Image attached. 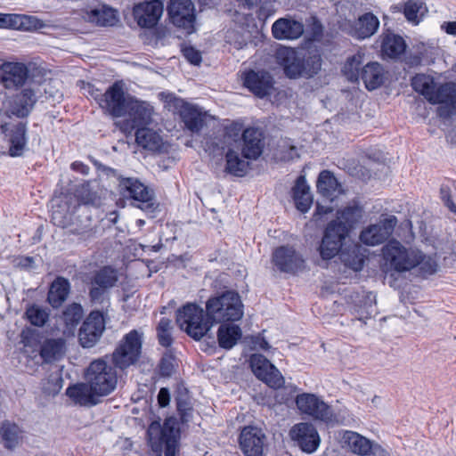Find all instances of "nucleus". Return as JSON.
<instances>
[{
    "mask_svg": "<svg viewBox=\"0 0 456 456\" xmlns=\"http://www.w3.org/2000/svg\"><path fill=\"white\" fill-rule=\"evenodd\" d=\"M107 289L102 288L98 285H92L89 291V297L94 303H102L104 299Z\"/></svg>",
    "mask_w": 456,
    "mask_h": 456,
    "instance_id": "680f3d73",
    "label": "nucleus"
},
{
    "mask_svg": "<svg viewBox=\"0 0 456 456\" xmlns=\"http://www.w3.org/2000/svg\"><path fill=\"white\" fill-rule=\"evenodd\" d=\"M432 104H440L437 114L441 118H449L456 110V83L447 82L440 85L429 99Z\"/></svg>",
    "mask_w": 456,
    "mask_h": 456,
    "instance_id": "aec40b11",
    "label": "nucleus"
},
{
    "mask_svg": "<svg viewBox=\"0 0 456 456\" xmlns=\"http://www.w3.org/2000/svg\"><path fill=\"white\" fill-rule=\"evenodd\" d=\"M70 289L69 281L63 277L56 278L51 284L47 300L49 304L57 308L67 299Z\"/></svg>",
    "mask_w": 456,
    "mask_h": 456,
    "instance_id": "c9c22d12",
    "label": "nucleus"
},
{
    "mask_svg": "<svg viewBox=\"0 0 456 456\" xmlns=\"http://www.w3.org/2000/svg\"><path fill=\"white\" fill-rule=\"evenodd\" d=\"M108 356L93 361L86 369V383L77 384L67 389V395L83 406L98 403V397L110 395L117 387L116 370L107 362Z\"/></svg>",
    "mask_w": 456,
    "mask_h": 456,
    "instance_id": "f257e3e1",
    "label": "nucleus"
},
{
    "mask_svg": "<svg viewBox=\"0 0 456 456\" xmlns=\"http://www.w3.org/2000/svg\"><path fill=\"white\" fill-rule=\"evenodd\" d=\"M238 2L240 5L248 10L257 7L258 18L266 17L268 15L269 5L271 4L270 0H238Z\"/></svg>",
    "mask_w": 456,
    "mask_h": 456,
    "instance_id": "6e6d98bb",
    "label": "nucleus"
},
{
    "mask_svg": "<svg viewBox=\"0 0 456 456\" xmlns=\"http://www.w3.org/2000/svg\"><path fill=\"white\" fill-rule=\"evenodd\" d=\"M159 374L163 377H170L175 370L176 361L171 352H166L159 364Z\"/></svg>",
    "mask_w": 456,
    "mask_h": 456,
    "instance_id": "864d4df0",
    "label": "nucleus"
},
{
    "mask_svg": "<svg viewBox=\"0 0 456 456\" xmlns=\"http://www.w3.org/2000/svg\"><path fill=\"white\" fill-rule=\"evenodd\" d=\"M225 159V170L227 173L238 177H242L246 175L249 164L242 159L236 151L229 150L226 152Z\"/></svg>",
    "mask_w": 456,
    "mask_h": 456,
    "instance_id": "79ce46f5",
    "label": "nucleus"
},
{
    "mask_svg": "<svg viewBox=\"0 0 456 456\" xmlns=\"http://www.w3.org/2000/svg\"><path fill=\"white\" fill-rule=\"evenodd\" d=\"M289 436L303 452L308 453L315 452L321 441L316 428L307 422L294 425Z\"/></svg>",
    "mask_w": 456,
    "mask_h": 456,
    "instance_id": "412c9836",
    "label": "nucleus"
},
{
    "mask_svg": "<svg viewBox=\"0 0 456 456\" xmlns=\"http://www.w3.org/2000/svg\"><path fill=\"white\" fill-rule=\"evenodd\" d=\"M383 258L387 265L398 273L410 271L419 265L428 273L436 270V263L420 250L407 248L397 240H390L382 248Z\"/></svg>",
    "mask_w": 456,
    "mask_h": 456,
    "instance_id": "7ed1b4c3",
    "label": "nucleus"
},
{
    "mask_svg": "<svg viewBox=\"0 0 456 456\" xmlns=\"http://www.w3.org/2000/svg\"><path fill=\"white\" fill-rule=\"evenodd\" d=\"M397 219L390 216L376 224H370L360 233V240L367 246H377L386 241L393 233Z\"/></svg>",
    "mask_w": 456,
    "mask_h": 456,
    "instance_id": "f3484780",
    "label": "nucleus"
},
{
    "mask_svg": "<svg viewBox=\"0 0 456 456\" xmlns=\"http://www.w3.org/2000/svg\"><path fill=\"white\" fill-rule=\"evenodd\" d=\"M366 456H390L389 453L377 444L371 443V449L368 451Z\"/></svg>",
    "mask_w": 456,
    "mask_h": 456,
    "instance_id": "774afa93",
    "label": "nucleus"
},
{
    "mask_svg": "<svg viewBox=\"0 0 456 456\" xmlns=\"http://www.w3.org/2000/svg\"><path fill=\"white\" fill-rule=\"evenodd\" d=\"M84 18L98 26H113L118 21L117 12L106 5L97 6L87 11Z\"/></svg>",
    "mask_w": 456,
    "mask_h": 456,
    "instance_id": "f704fd0d",
    "label": "nucleus"
},
{
    "mask_svg": "<svg viewBox=\"0 0 456 456\" xmlns=\"http://www.w3.org/2000/svg\"><path fill=\"white\" fill-rule=\"evenodd\" d=\"M176 323L179 328L194 340H200L208 335L211 321L205 317L204 310L196 304L187 303L176 311Z\"/></svg>",
    "mask_w": 456,
    "mask_h": 456,
    "instance_id": "6e6552de",
    "label": "nucleus"
},
{
    "mask_svg": "<svg viewBox=\"0 0 456 456\" xmlns=\"http://www.w3.org/2000/svg\"><path fill=\"white\" fill-rule=\"evenodd\" d=\"M167 12L175 26L183 28L188 34L195 31L194 5L191 0H171Z\"/></svg>",
    "mask_w": 456,
    "mask_h": 456,
    "instance_id": "dca6fc26",
    "label": "nucleus"
},
{
    "mask_svg": "<svg viewBox=\"0 0 456 456\" xmlns=\"http://www.w3.org/2000/svg\"><path fill=\"white\" fill-rule=\"evenodd\" d=\"M163 12V3L159 0L145 1L134 7V17L142 28H153Z\"/></svg>",
    "mask_w": 456,
    "mask_h": 456,
    "instance_id": "a878e982",
    "label": "nucleus"
},
{
    "mask_svg": "<svg viewBox=\"0 0 456 456\" xmlns=\"http://www.w3.org/2000/svg\"><path fill=\"white\" fill-rule=\"evenodd\" d=\"M427 8L419 0H409L404 4L403 13L408 21L417 25Z\"/></svg>",
    "mask_w": 456,
    "mask_h": 456,
    "instance_id": "09e8293b",
    "label": "nucleus"
},
{
    "mask_svg": "<svg viewBox=\"0 0 456 456\" xmlns=\"http://www.w3.org/2000/svg\"><path fill=\"white\" fill-rule=\"evenodd\" d=\"M406 49L403 38L395 34L385 35L381 43V53L390 59H396L401 56Z\"/></svg>",
    "mask_w": 456,
    "mask_h": 456,
    "instance_id": "e433bc0d",
    "label": "nucleus"
},
{
    "mask_svg": "<svg viewBox=\"0 0 456 456\" xmlns=\"http://www.w3.org/2000/svg\"><path fill=\"white\" fill-rule=\"evenodd\" d=\"M177 411L183 422H187L191 417L192 406L186 395H179L175 398Z\"/></svg>",
    "mask_w": 456,
    "mask_h": 456,
    "instance_id": "13d9d810",
    "label": "nucleus"
},
{
    "mask_svg": "<svg viewBox=\"0 0 456 456\" xmlns=\"http://www.w3.org/2000/svg\"><path fill=\"white\" fill-rule=\"evenodd\" d=\"M298 410L315 419L328 421L332 418L330 407L314 394H301L296 397Z\"/></svg>",
    "mask_w": 456,
    "mask_h": 456,
    "instance_id": "a211bd4d",
    "label": "nucleus"
},
{
    "mask_svg": "<svg viewBox=\"0 0 456 456\" xmlns=\"http://www.w3.org/2000/svg\"><path fill=\"white\" fill-rule=\"evenodd\" d=\"M362 214V209L361 207L357 205L347 206L337 212L335 220H338L340 224L347 225L348 232H350L354 225L361 219Z\"/></svg>",
    "mask_w": 456,
    "mask_h": 456,
    "instance_id": "49530a36",
    "label": "nucleus"
},
{
    "mask_svg": "<svg viewBox=\"0 0 456 456\" xmlns=\"http://www.w3.org/2000/svg\"><path fill=\"white\" fill-rule=\"evenodd\" d=\"M105 330V320L100 311H92L78 330V342L83 348L94 346Z\"/></svg>",
    "mask_w": 456,
    "mask_h": 456,
    "instance_id": "2eb2a0df",
    "label": "nucleus"
},
{
    "mask_svg": "<svg viewBox=\"0 0 456 456\" xmlns=\"http://www.w3.org/2000/svg\"><path fill=\"white\" fill-rule=\"evenodd\" d=\"M411 86L416 92L422 94L428 102L436 89L434 78L425 74H417L413 77Z\"/></svg>",
    "mask_w": 456,
    "mask_h": 456,
    "instance_id": "37998d69",
    "label": "nucleus"
},
{
    "mask_svg": "<svg viewBox=\"0 0 456 456\" xmlns=\"http://www.w3.org/2000/svg\"><path fill=\"white\" fill-rule=\"evenodd\" d=\"M4 445L9 450L15 448L23 438V430L14 422L5 420L0 428Z\"/></svg>",
    "mask_w": 456,
    "mask_h": 456,
    "instance_id": "4c0bfd02",
    "label": "nucleus"
},
{
    "mask_svg": "<svg viewBox=\"0 0 456 456\" xmlns=\"http://www.w3.org/2000/svg\"><path fill=\"white\" fill-rule=\"evenodd\" d=\"M118 188L120 193L125 198H129L145 204L146 207L151 206V202L153 200L152 191L137 178L121 177L119 179Z\"/></svg>",
    "mask_w": 456,
    "mask_h": 456,
    "instance_id": "393cba45",
    "label": "nucleus"
},
{
    "mask_svg": "<svg viewBox=\"0 0 456 456\" xmlns=\"http://www.w3.org/2000/svg\"><path fill=\"white\" fill-rule=\"evenodd\" d=\"M275 60L289 78L312 77L322 68V56L317 49L298 52L290 47H280L275 52Z\"/></svg>",
    "mask_w": 456,
    "mask_h": 456,
    "instance_id": "f03ea898",
    "label": "nucleus"
},
{
    "mask_svg": "<svg viewBox=\"0 0 456 456\" xmlns=\"http://www.w3.org/2000/svg\"><path fill=\"white\" fill-rule=\"evenodd\" d=\"M70 232L78 236V240H87L93 238L94 234L93 229L87 226L83 229L74 228V230H70Z\"/></svg>",
    "mask_w": 456,
    "mask_h": 456,
    "instance_id": "0e129e2a",
    "label": "nucleus"
},
{
    "mask_svg": "<svg viewBox=\"0 0 456 456\" xmlns=\"http://www.w3.org/2000/svg\"><path fill=\"white\" fill-rule=\"evenodd\" d=\"M135 141L139 146L150 151H159L162 145L159 134L148 126L135 131Z\"/></svg>",
    "mask_w": 456,
    "mask_h": 456,
    "instance_id": "ea45409f",
    "label": "nucleus"
},
{
    "mask_svg": "<svg viewBox=\"0 0 456 456\" xmlns=\"http://www.w3.org/2000/svg\"><path fill=\"white\" fill-rule=\"evenodd\" d=\"M324 28L319 19L315 16H312L309 20L307 34L308 38L311 41L319 42L323 37Z\"/></svg>",
    "mask_w": 456,
    "mask_h": 456,
    "instance_id": "4d7b16f0",
    "label": "nucleus"
},
{
    "mask_svg": "<svg viewBox=\"0 0 456 456\" xmlns=\"http://www.w3.org/2000/svg\"><path fill=\"white\" fill-rule=\"evenodd\" d=\"M273 263L282 273H296L304 268L305 260L293 247L281 246L273 253Z\"/></svg>",
    "mask_w": 456,
    "mask_h": 456,
    "instance_id": "4be33fe9",
    "label": "nucleus"
},
{
    "mask_svg": "<svg viewBox=\"0 0 456 456\" xmlns=\"http://www.w3.org/2000/svg\"><path fill=\"white\" fill-rule=\"evenodd\" d=\"M66 350V340L62 338H47L40 347V356L45 362L50 363L60 360Z\"/></svg>",
    "mask_w": 456,
    "mask_h": 456,
    "instance_id": "72a5a7b5",
    "label": "nucleus"
},
{
    "mask_svg": "<svg viewBox=\"0 0 456 456\" xmlns=\"http://www.w3.org/2000/svg\"><path fill=\"white\" fill-rule=\"evenodd\" d=\"M182 52H183L184 58L191 64H193V65L200 64L202 58H201V53L199 50H197L193 46L189 45V46L183 47Z\"/></svg>",
    "mask_w": 456,
    "mask_h": 456,
    "instance_id": "052dcab7",
    "label": "nucleus"
},
{
    "mask_svg": "<svg viewBox=\"0 0 456 456\" xmlns=\"http://www.w3.org/2000/svg\"><path fill=\"white\" fill-rule=\"evenodd\" d=\"M170 402V393L169 390L166 387L160 388L158 394V403L160 407H166L169 404Z\"/></svg>",
    "mask_w": 456,
    "mask_h": 456,
    "instance_id": "69168bd1",
    "label": "nucleus"
},
{
    "mask_svg": "<svg viewBox=\"0 0 456 456\" xmlns=\"http://www.w3.org/2000/svg\"><path fill=\"white\" fill-rule=\"evenodd\" d=\"M206 314L214 323L235 322L243 316V304L237 292L225 291L210 297L206 303Z\"/></svg>",
    "mask_w": 456,
    "mask_h": 456,
    "instance_id": "0eeeda50",
    "label": "nucleus"
},
{
    "mask_svg": "<svg viewBox=\"0 0 456 456\" xmlns=\"http://www.w3.org/2000/svg\"><path fill=\"white\" fill-rule=\"evenodd\" d=\"M249 365L255 376L269 387L275 390L281 388L275 395V399L279 403H287L292 399L296 387L291 386L284 387V377L263 354H252L249 358Z\"/></svg>",
    "mask_w": 456,
    "mask_h": 456,
    "instance_id": "39448f33",
    "label": "nucleus"
},
{
    "mask_svg": "<svg viewBox=\"0 0 456 456\" xmlns=\"http://www.w3.org/2000/svg\"><path fill=\"white\" fill-rule=\"evenodd\" d=\"M264 133L257 127H248L242 133V155L248 159H256L263 152Z\"/></svg>",
    "mask_w": 456,
    "mask_h": 456,
    "instance_id": "cd10ccee",
    "label": "nucleus"
},
{
    "mask_svg": "<svg viewBox=\"0 0 456 456\" xmlns=\"http://www.w3.org/2000/svg\"><path fill=\"white\" fill-rule=\"evenodd\" d=\"M379 27V19L373 13L366 12L354 22L349 34L355 38L365 39L374 35Z\"/></svg>",
    "mask_w": 456,
    "mask_h": 456,
    "instance_id": "c756f323",
    "label": "nucleus"
},
{
    "mask_svg": "<svg viewBox=\"0 0 456 456\" xmlns=\"http://www.w3.org/2000/svg\"><path fill=\"white\" fill-rule=\"evenodd\" d=\"M375 311V297L370 294L367 296L364 305H360L355 309V315L357 320L363 321L365 322L366 320L371 318Z\"/></svg>",
    "mask_w": 456,
    "mask_h": 456,
    "instance_id": "603ef678",
    "label": "nucleus"
},
{
    "mask_svg": "<svg viewBox=\"0 0 456 456\" xmlns=\"http://www.w3.org/2000/svg\"><path fill=\"white\" fill-rule=\"evenodd\" d=\"M304 32V24L292 18H280L272 26L273 36L278 40H296Z\"/></svg>",
    "mask_w": 456,
    "mask_h": 456,
    "instance_id": "c85d7f7f",
    "label": "nucleus"
},
{
    "mask_svg": "<svg viewBox=\"0 0 456 456\" xmlns=\"http://www.w3.org/2000/svg\"><path fill=\"white\" fill-rule=\"evenodd\" d=\"M29 77V69L19 61H4L0 65V85L7 91L26 87Z\"/></svg>",
    "mask_w": 456,
    "mask_h": 456,
    "instance_id": "4468645a",
    "label": "nucleus"
},
{
    "mask_svg": "<svg viewBox=\"0 0 456 456\" xmlns=\"http://www.w3.org/2000/svg\"><path fill=\"white\" fill-rule=\"evenodd\" d=\"M173 325L171 320L161 318L157 326V337L159 343L165 347H169L173 343L172 338Z\"/></svg>",
    "mask_w": 456,
    "mask_h": 456,
    "instance_id": "3c124183",
    "label": "nucleus"
},
{
    "mask_svg": "<svg viewBox=\"0 0 456 456\" xmlns=\"http://www.w3.org/2000/svg\"><path fill=\"white\" fill-rule=\"evenodd\" d=\"M84 89L98 103L102 112L113 118L126 116L127 106L134 97L125 92L120 81L113 83L104 93L89 83Z\"/></svg>",
    "mask_w": 456,
    "mask_h": 456,
    "instance_id": "20e7f679",
    "label": "nucleus"
},
{
    "mask_svg": "<svg viewBox=\"0 0 456 456\" xmlns=\"http://www.w3.org/2000/svg\"><path fill=\"white\" fill-rule=\"evenodd\" d=\"M153 114L154 109L151 103L133 97L126 110V118L114 124L122 133L130 134L134 130L150 126Z\"/></svg>",
    "mask_w": 456,
    "mask_h": 456,
    "instance_id": "9d476101",
    "label": "nucleus"
},
{
    "mask_svg": "<svg viewBox=\"0 0 456 456\" xmlns=\"http://www.w3.org/2000/svg\"><path fill=\"white\" fill-rule=\"evenodd\" d=\"M0 129L10 145L9 154L12 157H19L22 155L27 144L26 124L21 122L16 125L4 123L1 125Z\"/></svg>",
    "mask_w": 456,
    "mask_h": 456,
    "instance_id": "bb28decb",
    "label": "nucleus"
},
{
    "mask_svg": "<svg viewBox=\"0 0 456 456\" xmlns=\"http://www.w3.org/2000/svg\"><path fill=\"white\" fill-rule=\"evenodd\" d=\"M76 196L80 203L84 205L98 206L100 205V197L94 190L92 183L86 182L82 183L76 190Z\"/></svg>",
    "mask_w": 456,
    "mask_h": 456,
    "instance_id": "8fccbe9b",
    "label": "nucleus"
},
{
    "mask_svg": "<svg viewBox=\"0 0 456 456\" xmlns=\"http://www.w3.org/2000/svg\"><path fill=\"white\" fill-rule=\"evenodd\" d=\"M230 136L224 131L220 136L210 137L206 141V151L216 153L218 151H224L229 144Z\"/></svg>",
    "mask_w": 456,
    "mask_h": 456,
    "instance_id": "5fc2aeb1",
    "label": "nucleus"
},
{
    "mask_svg": "<svg viewBox=\"0 0 456 456\" xmlns=\"http://www.w3.org/2000/svg\"><path fill=\"white\" fill-rule=\"evenodd\" d=\"M362 54L357 53L348 58L343 68V73L351 82H357L361 78L367 90L372 91L380 87L386 79V71L383 66L377 61L362 65Z\"/></svg>",
    "mask_w": 456,
    "mask_h": 456,
    "instance_id": "423d86ee",
    "label": "nucleus"
},
{
    "mask_svg": "<svg viewBox=\"0 0 456 456\" xmlns=\"http://www.w3.org/2000/svg\"><path fill=\"white\" fill-rule=\"evenodd\" d=\"M265 435L256 427H245L240 435V445L245 456H263Z\"/></svg>",
    "mask_w": 456,
    "mask_h": 456,
    "instance_id": "b1692460",
    "label": "nucleus"
},
{
    "mask_svg": "<svg viewBox=\"0 0 456 456\" xmlns=\"http://www.w3.org/2000/svg\"><path fill=\"white\" fill-rule=\"evenodd\" d=\"M167 422L162 428L157 422L151 423L147 431L149 441L154 452H160L164 445L165 456H175L177 443L175 437L167 435Z\"/></svg>",
    "mask_w": 456,
    "mask_h": 456,
    "instance_id": "5701e85b",
    "label": "nucleus"
},
{
    "mask_svg": "<svg viewBox=\"0 0 456 456\" xmlns=\"http://www.w3.org/2000/svg\"><path fill=\"white\" fill-rule=\"evenodd\" d=\"M298 157L297 149L295 146L288 145L287 151H282L281 159L285 161L292 160Z\"/></svg>",
    "mask_w": 456,
    "mask_h": 456,
    "instance_id": "338daca9",
    "label": "nucleus"
},
{
    "mask_svg": "<svg viewBox=\"0 0 456 456\" xmlns=\"http://www.w3.org/2000/svg\"><path fill=\"white\" fill-rule=\"evenodd\" d=\"M168 110L178 115L184 127L191 133L198 134L206 125L208 114L196 104L169 94L165 97Z\"/></svg>",
    "mask_w": 456,
    "mask_h": 456,
    "instance_id": "1a4fd4ad",
    "label": "nucleus"
},
{
    "mask_svg": "<svg viewBox=\"0 0 456 456\" xmlns=\"http://www.w3.org/2000/svg\"><path fill=\"white\" fill-rule=\"evenodd\" d=\"M37 101V91L28 86L14 94L5 93L2 102V111L9 118L14 116L25 118L30 115Z\"/></svg>",
    "mask_w": 456,
    "mask_h": 456,
    "instance_id": "9b49d317",
    "label": "nucleus"
},
{
    "mask_svg": "<svg viewBox=\"0 0 456 456\" xmlns=\"http://www.w3.org/2000/svg\"><path fill=\"white\" fill-rule=\"evenodd\" d=\"M242 79L243 86L258 98L270 95L273 90L274 80L268 71L250 69L243 74Z\"/></svg>",
    "mask_w": 456,
    "mask_h": 456,
    "instance_id": "6ab92c4d",
    "label": "nucleus"
},
{
    "mask_svg": "<svg viewBox=\"0 0 456 456\" xmlns=\"http://www.w3.org/2000/svg\"><path fill=\"white\" fill-rule=\"evenodd\" d=\"M23 14H4L2 28L20 30L22 26Z\"/></svg>",
    "mask_w": 456,
    "mask_h": 456,
    "instance_id": "bf43d9fd",
    "label": "nucleus"
},
{
    "mask_svg": "<svg viewBox=\"0 0 456 456\" xmlns=\"http://www.w3.org/2000/svg\"><path fill=\"white\" fill-rule=\"evenodd\" d=\"M343 447L348 448L352 452L365 456L371 449V442L360 434L346 430L343 431L340 439Z\"/></svg>",
    "mask_w": 456,
    "mask_h": 456,
    "instance_id": "473e14b6",
    "label": "nucleus"
},
{
    "mask_svg": "<svg viewBox=\"0 0 456 456\" xmlns=\"http://www.w3.org/2000/svg\"><path fill=\"white\" fill-rule=\"evenodd\" d=\"M23 18L24 19L21 20L22 26H20V30H32L37 29L39 27L38 25L40 21L37 18L24 14Z\"/></svg>",
    "mask_w": 456,
    "mask_h": 456,
    "instance_id": "e2e57ef3",
    "label": "nucleus"
},
{
    "mask_svg": "<svg viewBox=\"0 0 456 456\" xmlns=\"http://www.w3.org/2000/svg\"><path fill=\"white\" fill-rule=\"evenodd\" d=\"M118 281V273L110 266H104L97 271L92 278L91 285H98L107 289Z\"/></svg>",
    "mask_w": 456,
    "mask_h": 456,
    "instance_id": "c03bdc74",
    "label": "nucleus"
},
{
    "mask_svg": "<svg viewBox=\"0 0 456 456\" xmlns=\"http://www.w3.org/2000/svg\"><path fill=\"white\" fill-rule=\"evenodd\" d=\"M340 260L350 269L358 272L363 267L364 257L361 253V247L358 245L350 246L348 248L341 249L339 252Z\"/></svg>",
    "mask_w": 456,
    "mask_h": 456,
    "instance_id": "a19ab883",
    "label": "nucleus"
},
{
    "mask_svg": "<svg viewBox=\"0 0 456 456\" xmlns=\"http://www.w3.org/2000/svg\"><path fill=\"white\" fill-rule=\"evenodd\" d=\"M292 198L296 208L300 212L306 213L310 209L313 204V196L305 176L300 175L296 180L292 188Z\"/></svg>",
    "mask_w": 456,
    "mask_h": 456,
    "instance_id": "2f4dec72",
    "label": "nucleus"
},
{
    "mask_svg": "<svg viewBox=\"0 0 456 456\" xmlns=\"http://www.w3.org/2000/svg\"><path fill=\"white\" fill-rule=\"evenodd\" d=\"M84 311L79 304L69 305L62 313V319L69 333H73L74 329L83 318Z\"/></svg>",
    "mask_w": 456,
    "mask_h": 456,
    "instance_id": "a18cd8bd",
    "label": "nucleus"
},
{
    "mask_svg": "<svg viewBox=\"0 0 456 456\" xmlns=\"http://www.w3.org/2000/svg\"><path fill=\"white\" fill-rule=\"evenodd\" d=\"M349 233L347 225L340 224V221L332 220L328 223L318 248L322 259L330 260L338 256Z\"/></svg>",
    "mask_w": 456,
    "mask_h": 456,
    "instance_id": "f8f14e48",
    "label": "nucleus"
},
{
    "mask_svg": "<svg viewBox=\"0 0 456 456\" xmlns=\"http://www.w3.org/2000/svg\"><path fill=\"white\" fill-rule=\"evenodd\" d=\"M24 316L31 325L43 327L49 319V312L37 305H31L27 307Z\"/></svg>",
    "mask_w": 456,
    "mask_h": 456,
    "instance_id": "de8ad7c7",
    "label": "nucleus"
},
{
    "mask_svg": "<svg viewBox=\"0 0 456 456\" xmlns=\"http://www.w3.org/2000/svg\"><path fill=\"white\" fill-rule=\"evenodd\" d=\"M142 334L136 330L126 334L112 354V362L116 368L125 370L134 365L141 355Z\"/></svg>",
    "mask_w": 456,
    "mask_h": 456,
    "instance_id": "ddd939ff",
    "label": "nucleus"
},
{
    "mask_svg": "<svg viewBox=\"0 0 456 456\" xmlns=\"http://www.w3.org/2000/svg\"><path fill=\"white\" fill-rule=\"evenodd\" d=\"M241 330L238 325L221 324L217 331L219 346L224 349L232 348L241 338Z\"/></svg>",
    "mask_w": 456,
    "mask_h": 456,
    "instance_id": "58836bf2",
    "label": "nucleus"
},
{
    "mask_svg": "<svg viewBox=\"0 0 456 456\" xmlns=\"http://www.w3.org/2000/svg\"><path fill=\"white\" fill-rule=\"evenodd\" d=\"M317 191L323 197L333 200L343 192L342 186L330 170H322L316 183Z\"/></svg>",
    "mask_w": 456,
    "mask_h": 456,
    "instance_id": "7c9ffc66",
    "label": "nucleus"
}]
</instances>
